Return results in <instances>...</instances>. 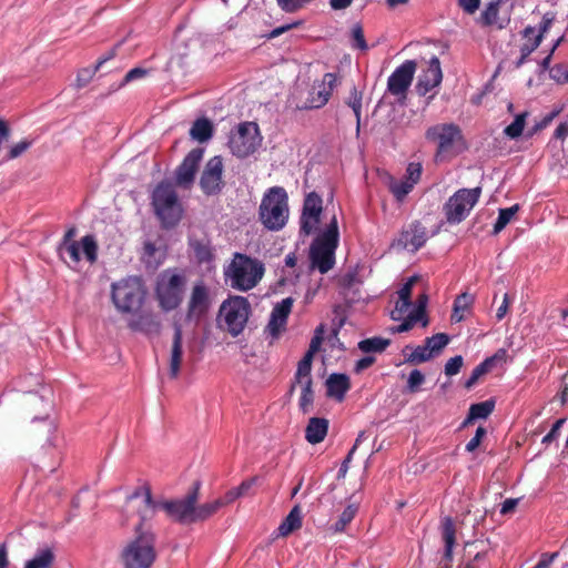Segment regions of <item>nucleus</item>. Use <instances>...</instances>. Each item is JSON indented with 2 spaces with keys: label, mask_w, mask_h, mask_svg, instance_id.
<instances>
[{
  "label": "nucleus",
  "mask_w": 568,
  "mask_h": 568,
  "mask_svg": "<svg viewBox=\"0 0 568 568\" xmlns=\"http://www.w3.org/2000/svg\"><path fill=\"white\" fill-rule=\"evenodd\" d=\"M288 196L284 187H270L263 195L258 217L265 229L270 231L282 230L288 220Z\"/></svg>",
  "instance_id": "20e7f679"
},
{
  "label": "nucleus",
  "mask_w": 568,
  "mask_h": 568,
  "mask_svg": "<svg viewBox=\"0 0 568 568\" xmlns=\"http://www.w3.org/2000/svg\"><path fill=\"white\" fill-rule=\"evenodd\" d=\"M31 144L32 142L28 140L20 141L10 149L7 159L13 160L19 158L23 152H26L31 146Z\"/></svg>",
  "instance_id": "69168bd1"
},
{
  "label": "nucleus",
  "mask_w": 568,
  "mask_h": 568,
  "mask_svg": "<svg viewBox=\"0 0 568 568\" xmlns=\"http://www.w3.org/2000/svg\"><path fill=\"white\" fill-rule=\"evenodd\" d=\"M336 84L337 74L332 72L325 73L323 75L322 82L317 85H313L312 91L310 92V95L302 109L310 110L324 106L328 102Z\"/></svg>",
  "instance_id": "6ab92c4d"
},
{
  "label": "nucleus",
  "mask_w": 568,
  "mask_h": 568,
  "mask_svg": "<svg viewBox=\"0 0 568 568\" xmlns=\"http://www.w3.org/2000/svg\"><path fill=\"white\" fill-rule=\"evenodd\" d=\"M223 159L220 155L211 158L202 171L200 178V187L207 195H217L222 192L225 183L223 181Z\"/></svg>",
  "instance_id": "4468645a"
},
{
  "label": "nucleus",
  "mask_w": 568,
  "mask_h": 568,
  "mask_svg": "<svg viewBox=\"0 0 568 568\" xmlns=\"http://www.w3.org/2000/svg\"><path fill=\"white\" fill-rule=\"evenodd\" d=\"M557 14L554 11H548L542 16V19L538 26V33L535 34L536 28L532 26H527L520 33L523 38L530 40L532 36L540 37V41L542 42L545 34L549 31L554 22L556 21Z\"/></svg>",
  "instance_id": "7c9ffc66"
},
{
  "label": "nucleus",
  "mask_w": 568,
  "mask_h": 568,
  "mask_svg": "<svg viewBox=\"0 0 568 568\" xmlns=\"http://www.w3.org/2000/svg\"><path fill=\"white\" fill-rule=\"evenodd\" d=\"M481 194V187L459 189L444 204V213L449 224L463 222L476 205Z\"/></svg>",
  "instance_id": "9d476101"
},
{
  "label": "nucleus",
  "mask_w": 568,
  "mask_h": 568,
  "mask_svg": "<svg viewBox=\"0 0 568 568\" xmlns=\"http://www.w3.org/2000/svg\"><path fill=\"white\" fill-rule=\"evenodd\" d=\"M495 408V400L487 399L485 402L471 404L468 412L477 419H486Z\"/></svg>",
  "instance_id": "a18cd8bd"
},
{
  "label": "nucleus",
  "mask_w": 568,
  "mask_h": 568,
  "mask_svg": "<svg viewBox=\"0 0 568 568\" xmlns=\"http://www.w3.org/2000/svg\"><path fill=\"white\" fill-rule=\"evenodd\" d=\"M422 175V164L416 162H410L406 168L405 180L412 182L415 185Z\"/></svg>",
  "instance_id": "e2e57ef3"
},
{
  "label": "nucleus",
  "mask_w": 568,
  "mask_h": 568,
  "mask_svg": "<svg viewBox=\"0 0 568 568\" xmlns=\"http://www.w3.org/2000/svg\"><path fill=\"white\" fill-rule=\"evenodd\" d=\"M128 325L132 331L145 334H159L161 329L159 317L152 313H141L132 318Z\"/></svg>",
  "instance_id": "bb28decb"
},
{
  "label": "nucleus",
  "mask_w": 568,
  "mask_h": 568,
  "mask_svg": "<svg viewBox=\"0 0 568 568\" xmlns=\"http://www.w3.org/2000/svg\"><path fill=\"white\" fill-rule=\"evenodd\" d=\"M286 323L284 321H281L273 314L270 316L268 324L265 327V333H268L273 339H276L280 337L281 333L285 329Z\"/></svg>",
  "instance_id": "6e6d98bb"
},
{
  "label": "nucleus",
  "mask_w": 568,
  "mask_h": 568,
  "mask_svg": "<svg viewBox=\"0 0 568 568\" xmlns=\"http://www.w3.org/2000/svg\"><path fill=\"white\" fill-rule=\"evenodd\" d=\"M506 0H491L485 6L476 22L483 28L496 27L498 30L506 29L510 23V17L499 18L500 6Z\"/></svg>",
  "instance_id": "4be33fe9"
},
{
  "label": "nucleus",
  "mask_w": 568,
  "mask_h": 568,
  "mask_svg": "<svg viewBox=\"0 0 568 568\" xmlns=\"http://www.w3.org/2000/svg\"><path fill=\"white\" fill-rule=\"evenodd\" d=\"M148 74H149V70H146L144 68H140V67L133 68L124 75V78L122 79L121 83L118 85L116 89H120V88L124 87L125 84H128L129 82H132L134 80L142 79V78L146 77Z\"/></svg>",
  "instance_id": "680f3d73"
},
{
  "label": "nucleus",
  "mask_w": 568,
  "mask_h": 568,
  "mask_svg": "<svg viewBox=\"0 0 568 568\" xmlns=\"http://www.w3.org/2000/svg\"><path fill=\"white\" fill-rule=\"evenodd\" d=\"M83 252L85 258L90 263H94L98 258V243L93 235L89 234L81 239V247L78 242L68 244H58V255L65 262L64 255L68 254L73 263L81 261L80 252Z\"/></svg>",
  "instance_id": "2eb2a0df"
},
{
  "label": "nucleus",
  "mask_w": 568,
  "mask_h": 568,
  "mask_svg": "<svg viewBox=\"0 0 568 568\" xmlns=\"http://www.w3.org/2000/svg\"><path fill=\"white\" fill-rule=\"evenodd\" d=\"M143 497L144 505L153 504V495L151 491V487L149 484H144L142 486L136 487L131 494H129L125 498L126 503L132 501L133 499Z\"/></svg>",
  "instance_id": "8fccbe9b"
},
{
  "label": "nucleus",
  "mask_w": 568,
  "mask_h": 568,
  "mask_svg": "<svg viewBox=\"0 0 568 568\" xmlns=\"http://www.w3.org/2000/svg\"><path fill=\"white\" fill-rule=\"evenodd\" d=\"M567 422V418H559L557 419L550 430L548 432V434H546L542 439H541V444L544 445H550L551 443L554 442H557L559 436H560V430L562 428V426L566 424Z\"/></svg>",
  "instance_id": "864d4df0"
},
{
  "label": "nucleus",
  "mask_w": 568,
  "mask_h": 568,
  "mask_svg": "<svg viewBox=\"0 0 568 568\" xmlns=\"http://www.w3.org/2000/svg\"><path fill=\"white\" fill-rule=\"evenodd\" d=\"M262 143L260 128L255 122H243L237 125L229 139V148L233 155L245 159L253 154Z\"/></svg>",
  "instance_id": "1a4fd4ad"
},
{
  "label": "nucleus",
  "mask_w": 568,
  "mask_h": 568,
  "mask_svg": "<svg viewBox=\"0 0 568 568\" xmlns=\"http://www.w3.org/2000/svg\"><path fill=\"white\" fill-rule=\"evenodd\" d=\"M412 347L409 345L405 346L403 349V354L405 356V363L417 365L429 361L434 357L428 348L424 345L417 346L412 353L407 354V351Z\"/></svg>",
  "instance_id": "4c0bfd02"
},
{
  "label": "nucleus",
  "mask_w": 568,
  "mask_h": 568,
  "mask_svg": "<svg viewBox=\"0 0 568 568\" xmlns=\"http://www.w3.org/2000/svg\"><path fill=\"white\" fill-rule=\"evenodd\" d=\"M474 298L470 294L463 293L454 301L452 322L459 323L465 318V312L469 310Z\"/></svg>",
  "instance_id": "72a5a7b5"
},
{
  "label": "nucleus",
  "mask_w": 568,
  "mask_h": 568,
  "mask_svg": "<svg viewBox=\"0 0 568 568\" xmlns=\"http://www.w3.org/2000/svg\"><path fill=\"white\" fill-rule=\"evenodd\" d=\"M412 306V302L398 300L396 303L395 310L392 312V320L399 321L403 318L404 314L408 312Z\"/></svg>",
  "instance_id": "774afa93"
},
{
  "label": "nucleus",
  "mask_w": 568,
  "mask_h": 568,
  "mask_svg": "<svg viewBox=\"0 0 568 568\" xmlns=\"http://www.w3.org/2000/svg\"><path fill=\"white\" fill-rule=\"evenodd\" d=\"M442 80L443 72L440 61L434 55L429 60L428 67L418 75V80L415 85L416 93L420 97H425L434 88L438 87L442 83Z\"/></svg>",
  "instance_id": "aec40b11"
},
{
  "label": "nucleus",
  "mask_w": 568,
  "mask_h": 568,
  "mask_svg": "<svg viewBox=\"0 0 568 568\" xmlns=\"http://www.w3.org/2000/svg\"><path fill=\"white\" fill-rule=\"evenodd\" d=\"M528 112L525 111L515 116V120L505 128L504 133L509 139H517L523 134Z\"/></svg>",
  "instance_id": "c03bdc74"
},
{
  "label": "nucleus",
  "mask_w": 568,
  "mask_h": 568,
  "mask_svg": "<svg viewBox=\"0 0 568 568\" xmlns=\"http://www.w3.org/2000/svg\"><path fill=\"white\" fill-rule=\"evenodd\" d=\"M302 508L295 505L288 515L283 519L276 529V532H294L302 527Z\"/></svg>",
  "instance_id": "473e14b6"
},
{
  "label": "nucleus",
  "mask_w": 568,
  "mask_h": 568,
  "mask_svg": "<svg viewBox=\"0 0 568 568\" xmlns=\"http://www.w3.org/2000/svg\"><path fill=\"white\" fill-rule=\"evenodd\" d=\"M425 136L437 143L436 159L453 150L456 141L463 140L462 131L454 123L436 124L427 129Z\"/></svg>",
  "instance_id": "ddd939ff"
},
{
  "label": "nucleus",
  "mask_w": 568,
  "mask_h": 568,
  "mask_svg": "<svg viewBox=\"0 0 568 568\" xmlns=\"http://www.w3.org/2000/svg\"><path fill=\"white\" fill-rule=\"evenodd\" d=\"M428 303V296L426 293L420 294L417 297V305L410 313L422 320V325L425 327L428 325V318L426 316V306Z\"/></svg>",
  "instance_id": "4d7b16f0"
},
{
  "label": "nucleus",
  "mask_w": 568,
  "mask_h": 568,
  "mask_svg": "<svg viewBox=\"0 0 568 568\" xmlns=\"http://www.w3.org/2000/svg\"><path fill=\"white\" fill-rule=\"evenodd\" d=\"M519 205L515 204L510 207L500 209L498 212L497 221L493 229V234L500 233L507 224L511 221V219L515 216V214L518 212Z\"/></svg>",
  "instance_id": "37998d69"
},
{
  "label": "nucleus",
  "mask_w": 568,
  "mask_h": 568,
  "mask_svg": "<svg viewBox=\"0 0 568 568\" xmlns=\"http://www.w3.org/2000/svg\"><path fill=\"white\" fill-rule=\"evenodd\" d=\"M201 480H194L183 497L162 498L161 511L169 520L182 526H190L210 519V506L199 505Z\"/></svg>",
  "instance_id": "f257e3e1"
},
{
  "label": "nucleus",
  "mask_w": 568,
  "mask_h": 568,
  "mask_svg": "<svg viewBox=\"0 0 568 568\" xmlns=\"http://www.w3.org/2000/svg\"><path fill=\"white\" fill-rule=\"evenodd\" d=\"M213 123L207 118L196 119L190 129L191 138L200 143L207 142L213 136Z\"/></svg>",
  "instance_id": "c756f323"
},
{
  "label": "nucleus",
  "mask_w": 568,
  "mask_h": 568,
  "mask_svg": "<svg viewBox=\"0 0 568 568\" xmlns=\"http://www.w3.org/2000/svg\"><path fill=\"white\" fill-rule=\"evenodd\" d=\"M294 300L292 297H286L282 300L280 303L275 304L273 307L271 314L280 318L281 321H284L287 324L288 315L292 311Z\"/></svg>",
  "instance_id": "09e8293b"
},
{
  "label": "nucleus",
  "mask_w": 568,
  "mask_h": 568,
  "mask_svg": "<svg viewBox=\"0 0 568 568\" xmlns=\"http://www.w3.org/2000/svg\"><path fill=\"white\" fill-rule=\"evenodd\" d=\"M427 241L426 229L420 222H413L407 229L403 230L399 236L392 242V247L417 252Z\"/></svg>",
  "instance_id": "a211bd4d"
},
{
  "label": "nucleus",
  "mask_w": 568,
  "mask_h": 568,
  "mask_svg": "<svg viewBox=\"0 0 568 568\" xmlns=\"http://www.w3.org/2000/svg\"><path fill=\"white\" fill-rule=\"evenodd\" d=\"M390 345V339L381 336L362 339L358 348L363 353H383Z\"/></svg>",
  "instance_id": "f704fd0d"
},
{
  "label": "nucleus",
  "mask_w": 568,
  "mask_h": 568,
  "mask_svg": "<svg viewBox=\"0 0 568 568\" xmlns=\"http://www.w3.org/2000/svg\"><path fill=\"white\" fill-rule=\"evenodd\" d=\"M506 358L507 351L505 348H499L493 356L485 358L471 371L470 376L464 383V387L466 389H471L481 376L490 372L497 363L505 362Z\"/></svg>",
  "instance_id": "b1692460"
},
{
  "label": "nucleus",
  "mask_w": 568,
  "mask_h": 568,
  "mask_svg": "<svg viewBox=\"0 0 568 568\" xmlns=\"http://www.w3.org/2000/svg\"><path fill=\"white\" fill-rule=\"evenodd\" d=\"M326 395L342 402L351 388V379L346 374L333 373L325 382Z\"/></svg>",
  "instance_id": "393cba45"
},
{
  "label": "nucleus",
  "mask_w": 568,
  "mask_h": 568,
  "mask_svg": "<svg viewBox=\"0 0 568 568\" xmlns=\"http://www.w3.org/2000/svg\"><path fill=\"white\" fill-rule=\"evenodd\" d=\"M313 357L311 354H306L302 357V359L297 364V369L294 376V383L292 384L291 392L294 390L295 383H302V381H305L311 377V371H312V362Z\"/></svg>",
  "instance_id": "79ce46f5"
},
{
  "label": "nucleus",
  "mask_w": 568,
  "mask_h": 568,
  "mask_svg": "<svg viewBox=\"0 0 568 568\" xmlns=\"http://www.w3.org/2000/svg\"><path fill=\"white\" fill-rule=\"evenodd\" d=\"M237 498H240V493L234 487L227 490L222 497L205 503L206 506H210V518L214 514H216L222 507L234 503Z\"/></svg>",
  "instance_id": "58836bf2"
},
{
  "label": "nucleus",
  "mask_w": 568,
  "mask_h": 568,
  "mask_svg": "<svg viewBox=\"0 0 568 568\" xmlns=\"http://www.w3.org/2000/svg\"><path fill=\"white\" fill-rule=\"evenodd\" d=\"M358 511L356 504L347 505L344 510L337 516V519L332 524L334 532H342L346 529L348 524L355 518Z\"/></svg>",
  "instance_id": "c9c22d12"
},
{
  "label": "nucleus",
  "mask_w": 568,
  "mask_h": 568,
  "mask_svg": "<svg viewBox=\"0 0 568 568\" xmlns=\"http://www.w3.org/2000/svg\"><path fill=\"white\" fill-rule=\"evenodd\" d=\"M464 358L462 355H456L447 361L444 367V373L447 376H454L459 373L463 367Z\"/></svg>",
  "instance_id": "bf43d9fd"
},
{
  "label": "nucleus",
  "mask_w": 568,
  "mask_h": 568,
  "mask_svg": "<svg viewBox=\"0 0 568 568\" xmlns=\"http://www.w3.org/2000/svg\"><path fill=\"white\" fill-rule=\"evenodd\" d=\"M328 432V420L323 417H311L305 428V439L312 444L324 440Z\"/></svg>",
  "instance_id": "c85d7f7f"
},
{
  "label": "nucleus",
  "mask_w": 568,
  "mask_h": 568,
  "mask_svg": "<svg viewBox=\"0 0 568 568\" xmlns=\"http://www.w3.org/2000/svg\"><path fill=\"white\" fill-rule=\"evenodd\" d=\"M549 75L557 83H568V67L561 63L556 64L550 69Z\"/></svg>",
  "instance_id": "13d9d810"
},
{
  "label": "nucleus",
  "mask_w": 568,
  "mask_h": 568,
  "mask_svg": "<svg viewBox=\"0 0 568 568\" xmlns=\"http://www.w3.org/2000/svg\"><path fill=\"white\" fill-rule=\"evenodd\" d=\"M95 71H97L95 67L93 69H90V68L81 69L77 75V87L78 88L85 87L91 81Z\"/></svg>",
  "instance_id": "338daca9"
},
{
  "label": "nucleus",
  "mask_w": 568,
  "mask_h": 568,
  "mask_svg": "<svg viewBox=\"0 0 568 568\" xmlns=\"http://www.w3.org/2000/svg\"><path fill=\"white\" fill-rule=\"evenodd\" d=\"M250 312L251 305L243 296H233L224 301L220 307V314L224 316L227 331L234 337L243 332Z\"/></svg>",
  "instance_id": "9b49d317"
},
{
  "label": "nucleus",
  "mask_w": 568,
  "mask_h": 568,
  "mask_svg": "<svg viewBox=\"0 0 568 568\" xmlns=\"http://www.w3.org/2000/svg\"><path fill=\"white\" fill-rule=\"evenodd\" d=\"M450 342V337L446 333H437L430 337H426L424 341L425 346L428 348L433 356L438 355L442 349H444L448 343Z\"/></svg>",
  "instance_id": "ea45409f"
},
{
  "label": "nucleus",
  "mask_w": 568,
  "mask_h": 568,
  "mask_svg": "<svg viewBox=\"0 0 568 568\" xmlns=\"http://www.w3.org/2000/svg\"><path fill=\"white\" fill-rule=\"evenodd\" d=\"M339 242L337 219L334 215L325 230L320 233L310 246L311 270L326 274L335 264V251Z\"/></svg>",
  "instance_id": "7ed1b4c3"
},
{
  "label": "nucleus",
  "mask_w": 568,
  "mask_h": 568,
  "mask_svg": "<svg viewBox=\"0 0 568 568\" xmlns=\"http://www.w3.org/2000/svg\"><path fill=\"white\" fill-rule=\"evenodd\" d=\"M362 100L363 92L358 91L356 87H353L349 92V97L345 103L353 110L356 118V131L359 132L361 128V115H362Z\"/></svg>",
  "instance_id": "a19ab883"
},
{
  "label": "nucleus",
  "mask_w": 568,
  "mask_h": 568,
  "mask_svg": "<svg viewBox=\"0 0 568 568\" xmlns=\"http://www.w3.org/2000/svg\"><path fill=\"white\" fill-rule=\"evenodd\" d=\"M351 37L353 48L359 49L362 51H366L368 49L367 42L364 37L363 27L359 23L353 26Z\"/></svg>",
  "instance_id": "603ef678"
},
{
  "label": "nucleus",
  "mask_w": 568,
  "mask_h": 568,
  "mask_svg": "<svg viewBox=\"0 0 568 568\" xmlns=\"http://www.w3.org/2000/svg\"><path fill=\"white\" fill-rule=\"evenodd\" d=\"M210 308L209 290L203 283L193 286L191 297L187 304L186 318L189 321H199Z\"/></svg>",
  "instance_id": "412c9836"
},
{
  "label": "nucleus",
  "mask_w": 568,
  "mask_h": 568,
  "mask_svg": "<svg viewBox=\"0 0 568 568\" xmlns=\"http://www.w3.org/2000/svg\"><path fill=\"white\" fill-rule=\"evenodd\" d=\"M186 278L174 268L161 272L156 277L155 297L164 312L176 310L184 297Z\"/></svg>",
  "instance_id": "423d86ee"
},
{
  "label": "nucleus",
  "mask_w": 568,
  "mask_h": 568,
  "mask_svg": "<svg viewBox=\"0 0 568 568\" xmlns=\"http://www.w3.org/2000/svg\"><path fill=\"white\" fill-rule=\"evenodd\" d=\"M456 535H444V554H443V560L444 567L443 568H450V562L453 560V549L456 545Z\"/></svg>",
  "instance_id": "5fc2aeb1"
},
{
  "label": "nucleus",
  "mask_w": 568,
  "mask_h": 568,
  "mask_svg": "<svg viewBox=\"0 0 568 568\" xmlns=\"http://www.w3.org/2000/svg\"><path fill=\"white\" fill-rule=\"evenodd\" d=\"M151 205L163 230L174 229L183 216V206L173 183L162 180L151 194Z\"/></svg>",
  "instance_id": "f03ea898"
},
{
  "label": "nucleus",
  "mask_w": 568,
  "mask_h": 568,
  "mask_svg": "<svg viewBox=\"0 0 568 568\" xmlns=\"http://www.w3.org/2000/svg\"><path fill=\"white\" fill-rule=\"evenodd\" d=\"M174 334H173V343L171 351V361H170V376L171 378H176L180 373L181 363H182V327L180 324L175 323L173 325Z\"/></svg>",
  "instance_id": "cd10ccee"
},
{
  "label": "nucleus",
  "mask_w": 568,
  "mask_h": 568,
  "mask_svg": "<svg viewBox=\"0 0 568 568\" xmlns=\"http://www.w3.org/2000/svg\"><path fill=\"white\" fill-rule=\"evenodd\" d=\"M51 392L49 389H44L43 394L31 393L28 397V404L37 410L39 415H34L32 420H44L50 416V412L53 408V400L51 398Z\"/></svg>",
  "instance_id": "a878e982"
},
{
  "label": "nucleus",
  "mask_w": 568,
  "mask_h": 568,
  "mask_svg": "<svg viewBox=\"0 0 568 568\" xmlns=\"http://www.w3.org/2000/svg\"><path fill=\"white\" fill-rule=\"evenodd\" d=\"M560 112H561V109H556V110L551 111L550 113H548L547 115H545L541 121L537 122L531 128V130L528 132L527 135L531 136L535 133H537L538 131L546 129Z\"/></svg>",
  "instance_id": "052dcab7"
},
{
  "label": "nucleus",
  "mask_w": 568,
  "mask_h": 568,
  "mask_svg": "<svg viewBox=\"0 0 568 568\" xmlns=\"http://www.w3.org/2000/svg\"><path fill=\"white\" fill-rule=\"evenodd\" d=\"M416 68L417 63L414 60H406L398 65L388 77L387 91L396 97H405L413 82Z\"/></svg>",
  "instance_id": "dca6fc26"
},
{
  "label": "nucleus",
  "mask_w": 568,
  "mask_h": 568,
  "mask_svg": "<svg viewBox=\"0 0 568 568\" xmlns=\"http://www.w3.org/2000/svg\"><path fill=\"white\" fill-rule=\"evenodd\" d=\"M203 154L204 150L202 148H194L185 155L175 170V182L179 186L189 189L194 183Z\"/></svg>",
  "instance_id": "f3484780"
},
{
  "label": "nucleus",
  "mask_w": 568,
  "mask_h": 568,
  "mask_svg": "<svg viewBox=\"0 0 568 568\" xmlns=\"http://www.w3.org/2000/svg\"><path fill=\"white\" fill-rule=\"evenodd\" d=\"M298 384L301 385V388H302L301 397H300V402H298L300 409L303 413H308L314 403V390L312 388L313 379L307 378L305 381H302V383H298Z\"/></svg>",
  "instance_id": "e433bc0d"
},
{
  "label": "nucleus",
  "mask_w": 568,
  "mask_h": 568,
  "mask_svg": "<svg viewBox=\"0 0 568 568\" xmlns=\"http://www.w3.org/2000/svg\"><path fill=\"white\" fill-rule=\"evenodd\" d=\"M487 430L485 427L479 426L476 429L475 436L466 444V450L469 453H473L477 449V447L480 445L484 436L486 435Z\"/></svg>",
  "instance_id": "0e129e2a"
},
{
  "label": "nucleus",
  "mask_w": 568,
  "mask_h": 568,
  "mask_svg": "<svg viewBox=\"0 0 568 568\" xmlns=\"http://www.w3.org/2000/svg\"><path fill=\"white\" fill-rule=\"evenodd\" d=\"M414 185L412 182L406 180L396 181L394 179L389 182V191L398 202H402L408 193L413 190Z\"/></svg>",
  "instance_id": "de8ad7c7"
},
{
  "label": "nucleus",
  "mask_w": 568,
  "mask_h": 568,
  "mask_svg": "<svg viewBox=\"0 0 568 568\" xmlns=\"http://www.w3.org/2000/svg\"><path fill=\"white\" fill-rule=\"evenodd\" d=\"M425 379V375L419 369H413L407 378L406 392L412 394L419 392Z\"/></svg>",
  "instance_id": "3c124183"
},
{
  "label": "nucleus",
  "mask_w": 568,
  "mask_h": 568,
  "mask_svg": "<svg viewBox=\"0 0 568 568\" xmlns=\"http://www.w3.org/2000/svg\"><path fill=\"white\" fill-rule=\"evenodd\" d=\"M155 559V541L152 535H136L120 552L123 568H152Z\"/></svg>",
  "instance_id": "6e6552de"
},
{
  "label": "nucleus",
  "mask_w": 568,
  "mask_h": 568,
  "mask_svg": "<svg viewBox=\"0 0 568 568\" xmlns=\"http://www.w3.org/2000/svg\"><path fill=\"white\" fill-rule=\"evenodd\" d=\"M54 560V549L52 547H43L38 549L33 558L26 562L24 568H50Z\"/></svg>",
  "instance_id": "2f4dec72"
},
{
  "label": "nucleus",
  "mask_w": 568,
  "mask_h": 568,
  "mask_svg": "<svg viewBox=\"0 0 568 568\" xmlns=\"http://www.w3.org/2000/svg\"><path fill=\"white\" fill-rule=\"evenodd\" d=\"M143 282L138 276H129L111 285V300L121 313H135L145 300Z\"/></svg>",
  "instance_id": "0eeeda50"
},
{
  "label": "nucleus",
  "mask_w": 568,
  "mask_h": 568,
  "mask_svg": "<svg viewBox=\"0 0 568 568\" xmlns=\"http://www.w3.org/2000/svg\"><path fill=\"white\" fill-rule=\"evenodd\" d=\"M263 274L264 265L242 253H235L234 260L224 271V275L231 280L232 287L243 292L255 287Z\"/></svg>",
  "instance_id": "39448f33"
},
{
  "label": "nucleus",
  "mask_w": 568,
  "mask_h": 568,
  "mask_svg": "<svg viewBox=\"0 0 568 568\" xmlns=\"http://www.w3.org/2000/svg\"><path fill=\"white\" fill-rule=\"evenodd\" d=\"M162 498L154 499L153 504L144 505L140 508L136 515L133 518L132 528L134 532H151L154 528V521L156 517V511L161 510Z\"/></svg>",
  "instance_id": "5701e85b"
},
{
  "label": "nucleus",
  "mask_w": 568,
  "mask_h": 568,
  "mask_svg": "<svg viewBox=\"0 0 568 568\" xmlns=\"http://www.w3.org/2000/svg\"><path fill=\"white\" fill-rule=\"evenodd\" d=\"M322 212V196L315 191L306 194L300 216V235L308 236L315 232L321 222Z\"/></svg>",
  "instance_id": "f8f14e48"
},
{
  "label": "nucleus",
  "mask_w": 568,
  "mask_h": 568,
  "mask_svg": "<svg viewBox=\"0 0 568 568\" xmlns=\"http://www.w3.org/2000/svg\"><path fill=\"white\" fill-rule=\"evenodd\" d=\"M190 246L192 247L193 253L200 263H207L212 261L213 253L209 243L195 240L190 243Z\"/></svg>",
  "instance_id": "49530a36"
}]
</instances>
